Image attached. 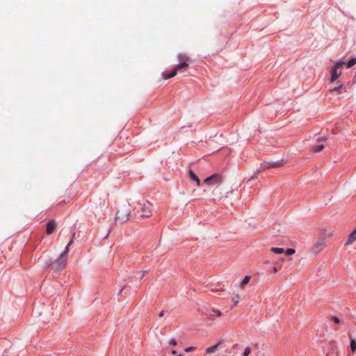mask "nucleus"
<instances>
[{
	"instance_id": "f257e3e1",
	"label": "nucleus",
	"mask_w": 356,
	"mask_h": 356,
	"mask_svg": "<svg viewBox=\"0 0 356 356\" xmlns=\"http://www.w3.org/2000/svg\"><path fill=\"white\" fill-rule=\"evenodd\" d=\"M72 243L73 239H72L66 245L65 250L60 254L59 257L54 261H50L47 266L48 267L51 266L55 271L63 270L67 264L69 246L71 245Z\"/></svg>"
},
{
	"instance_id": "f03ea898",
	"label": "nucleus",
	"mask_w": 356,
	"mask_h": 356,
	"mask_svg": "<svg viewBox=\"0 0 356 356\" xmlns=\"http://www.w3.org/2000/svg\"><path fill=\"white\" fill-rule=\"evenodd\" d=\"M131 209L129 205H124L118 210L116 213V220L124 223L129 219Z\"/></svg>"
},
{
	"instance_id": "7ed1b4c3",
	"label": "nucleus",
	"mask_w": 356,
	"mask_h": 356,
	"mask_svg": "<svg viewBox=\"0 0 356 356\" xmlns=\"http://www.w3.org/2000/svg\"><path fill=\"white\" fill-rule=\"evenodd\" d=\"M345 63L343 61H339L331 67L330 82L334 83L341 75V69L343 67Z\"/></svg>"
},
{
	"instance_id": "20e7f679",
	"label": "nucleus",
	"mask_w": 356,
	"mask_h": 356,
	"mask_svg": "<svg viewBox=\"0 0 356 356\" xmlns=\"http://www.w3.org/2000/svg\"><path fill=\"white\" fill-rule=\"evenodd\" d=\"M155 211L154 207L152 203L147 201L141 205L140 215L142 217L149 218Z\"/></svg>"
},
{
	"instance_id": "39448f33",
	"label": "nucleus",
	"mask_w": 356,
	"mask_h": 356,
	"mask_svg": "<svg viewBox=\"0 0 356 356\" xmlns=\"http://www.w3.org/2000/svg\"><path fill=\"white\" fill-rule=\"evenodd\" d=\"M284 165L283 160L275 161V162H269V161H265L262 163H261V165L259 169H257V172H259L261 171L265 170L266 169L269 168H279Z\"/></svg>"
},
{
	"instance_id": "423d86ee",
	"label": "nucleus",
	"mask_w": 356,
	"mask_h": 356,
	"mask_svg": "<svg viewBox=\"0 0 356 356\" xmlns=\"http://www.w3.org/2000/svg\"><path fill=\"white\" fill-rule=\"evenodd\" d=\"M222 181V176L219 174H213L204 179V182L208 184H217Z\"/></svg>"
},
{
	"instance_id": "0eeeda50",
	"label": "nucleus",
	"mask_w": 356,
	"mask_h": 356,
	"mask_svg": "<svg viewBox=\"0 0 356 356\" xmlns=\"http://www.w3.org/2000/svg\"><path fill=\"white\" fill-rule=\"evenodd\" d=\"M56 228V222L54 220H49L47 224L46 233L51 234L54 232Z\"/></svg>"
},
{
	"instance_id": "6e6552de",
	"label": "nucleus",
	"mask_w": 356,
	"mask_h": 356,
	"mask_svg": "<svg viewBox=\"0 0 356 356\" xmlns=\"http://www.w3.org/2000/svg\"><path fill=\"white\" fill-rule=\"evenodd\" d=\"M222 315L220 310L211 309L208 312L207 316L210 319H214L215 317H219Z\"/></svg>"
},
{
	"instance_id": "1a4fd4ad",
	"label": "nucleus",
	"mask_w": 356,
	"mask_h": 356,
	"mask_svg": "<svg viewBox=\"0 0 356 356\" xmlns=\"http://www.w3.org/2000/svg\"><path fill=\"white\" fill-rule=\"evenodd\" d=\"M356 240V228L350 234L346 243V245L352 244Z\"/></svg>"
},
{
	"instance_id": "9d476101",
	"label": "nucleus",
	"mask_w": 356,
	"mask_h": 356,
	"mask_svg": "<svg viewBox=\"0 0 356 356\" xmlns=\"http://www.w3.org/2000/svg\"><path fill=\"white\" fill-rule=\"evenodd\" d=\"M176 74H177V70H175V69H173L170 72H164L163 74V78L164 79H168L174 77Z\"/></svg>"
},
{
	"instance_id": "9b49d317",
	"label": "nucleus",
	"mask_w": 356,
	"mask_h": 356,
	"mask_svg": "<svg viewBox=\"0 0 356 356\" xmlns=\"http://www.w3.org/2000/svg\"><path fill=\"white\" fill-rule=\"evenodd\" d=\"M221 343H222L221 341H220L216 345L207 348L205 350V352L207 354H211V353L216 352L217 350L218 346L221 344Z\"/></svg>"
},
{
	"instance_id": "f8f14e48",
	"label": "nucleus",
	"mask_w": 356,
	"mask_h": 356,
	"mask_svg": "<svg viewBox=\"0 0 356 356\" xmlns=\"http://www.w3.org/2000/svg\"><path fill=\"white\" fill-rule=\"evenodd\" d=\"M188 66V63L186 61H181L180 62L178 65H177L175 67V70H177V72L178 70H180L181 69H184V68H186Z\"/></svg>"
},
{
	"instance_id": "ddd939ff",
	"label": "nucleus",
	"mask_w": 356,
	"mask_h": 356,
	"mask_svg": "<svg viewBox=\"0 0 356 356\" xmlns=\"http://www.w3.org/2000/svg\"><path fill=\"white\" fill-rule=\"evenodd\" d=\"M189 176L191 179L194 180L197 186H200V180L198 178V177L194 173L193 170L189 171Z\"/></svg>"
},
{
	"instance_id": "4468645a",
	"label": "nucleus",
	"mask_w": 356,
	"mask_h": 356,
	"mask_svg": "<svg viewBox=\"0 0 356 356\" xmlns=\"http://www.w3.org/2000/svg\"><path fill=\"white\" fill-rule=\"evenodd\" d=\"M270 251L275 254H282L285 252L282 248H272Z\"/></svg>"
},
{
	"instance_id": "2eb2a0df",
	"label": "nucleus",
	"mask_w": 356,
	"mask_h": 356,
	"mask_svg": "<svg viewBox=\"0 0 356 356\" xmlns=\"http://www.w3.org/2000/svg\"><path fill=\"white\" fill-rule=\"evenodd\" d=\"M337 83H339L338 86H334V87H333V88L330 89V90L331 92H339V90H341L343 88V83H340V81H337Z\"/></svg>"
},
{
	"instance_id": "dca6fc26",
	"label": "nucleus",
	"mask_w": 356,
	"mask_h": 356,
	"mask_svg": "<svg viewBox=\"0 0 356 356\" xmlns=\"http://www.w3.org/2000/svg\"><path fill=\"white\" fill-rule=\"evenodd\" d=\"M250 280V276L246 275L244 277V278L241 280L240 283V286L243 287L245 284H247Z\"/></svg>"
},
{
	"instance_id": "f3484780",
	"label": "nucleus",
	"mask_w": 356,
	"mask_h": 356,
	"mask_svg": "<svg viewBox=\"0 0 356 356\" xmlns=\"http://www.w3.org/2000/svg\"><path fill=\"white\" fill-rule=\"evenodd\" d=\"M350 350L353 353H355L356 351V341L354 339H350Z\"/></svg>"
},
{
	"instance_id": "a211bd4d",
	"label": "nucleus",
	"mask_w": 356,
	"mask_h": 356,
	"mask_svg": "<svg viewBox=\"0 0 356 356\" xmlns=\"http://www.w3.org/2000/svg\"><path fill=\"white\" fill-rule=\"evenodd\" d=\"M325 242V239L323 237H320L318 238V240L316 242V246L317 247H322Z\"/></svg>"
},
{
	"instance_id": "6ab92c4d",
	"label": "nucleus",
	"mask_w": 356,
	"mask_h": 356,
	"mask_svg": "<svg viewBox=\"0 0 356 356\" xmlns=\"http://www.w3.org/2000/svg\"><path fill=\"white\" fill-rule=\"evenodd\" d=\"M177 57H178V58L181 61H186V62H187L189 60L188 56L187 55H186V54H179L177 55Z\"/></svg>"
},
{
	"instance_id": "aec40b11",
	"label": "nucleus",
	"mask_w": 356,
	"mask_h": 356,
	"mask_svg": "<svg viewBox=\"0 0 356 356\" xmlns=\"http://www.w3.org/2000/svg\"><path fill=\"white\" fill-rule=\"evenodd\" d=\"M356 64V58H353L350 59L346 64L348 68L352 67L353 65Z\"/></svg>"
},
{
	"instance_id": "412c9836",
	"label": "nucleus",
	"mask_w": 356,
	"mask_h": 356,
	"mask_svg": "<svg viewBox=\"0 0 356 356\" xmlns=\"http://www.w3.org/2000/svg\"><path fill=\"white\" fill-rule=\"evenodd\" d=\"M324 147H325L323 145H320L314 147L312 148V150H313V152H319L322 151L324 149Z\"/></svg>"
},
{
	"instance_id": "4be33fe9",
	"label": "nucleus",
	"mask_w": 356,
	"mask_h": 356,
	"mask_svg": "<svg viewBox=\"0 0 356 356\" xmlns=\"http://www.w3.org/2000/svg\"><path fill=\"white\" fill-rule=\"evenodd\" d=\"M251 352V349L249 347H246L243 351V356H248Z\"/></svg>"
},
{
	"instance_id": "5701e85b",
	"label": "nucleus",
	"mask_w": 356,
	"mask_h": 356,
	"mask_svg": "<svg viewBox=\"0 0 356 356\" xmlns=\"http://www.w3.org/2000/svg\"><path fill=\"white\" fill-rule=\"evenodd\" d=\"M295 250L293 249V248H289L286 250V251H285L284 252L286 253V255H291V254H293L295 253Z\"/></svg>"
},
{
	"instance_id": "b1692460",
	"label": "nucleus",
	"mask_w": 356,
	"mask_h": 356,
	"mask_svg": "<svg viewBox=\"0 0 356 356\" xmlns=\"http://www.w3.org/2000/svg\"><path fill=\"white\" fill-rule=\"evenodd\" d=\"M240 299V296L238 294H236V296H234V297L233 298V301L234 302V305L236 306L238 302V300Z\"/></svg>"
},
{
	"instance_id": "393cba45",
	"label": "nucleus",
	"mask_w": 356,
	"mask_h": 356,
	"mask_svg": "<svg viewBox=\"0 0 356 356\" xmlns=\"http://www.w3.org/2000/svg\"><path fill=\"white\" fill-rule=\"evenodd\" d=\"M169 343L173 346H176L177 345V342L175 339H171L169 341Z\"/></svg>"
},
{
	"instance_id": "a878e982",
	"label": "nucleus",
	"mask_w": 356,
	"mask_h": 356,
	"mask_svg": "<svg viewBox=\"0 0 356 356\" xmlns=\"http://www.w3.org/2000/svg\"><path fill=\"white\" fill-rule=\"evenodd\" d=\"M195 348H196L194 347V346H190V347H188V348H185V351L186 353H189V352H191V351L194 350Z\"/></svg>"
},
{
	"instance_id": "bb28decb",
	"label": "nucleus",
	"mask_w": 356,
	"mask_h": 356,
	"mask_svg": "<svg viewBox=\"0 0 356 356\" xmlns=\"http://www.w3.org/2000/svg\"><path fill=\"white\" fill-rule=\"evenodd\" d=\"M332 321L335 323H340V319L337 317V316H332Z\"/></svg>"
},
{
	"instance_id": "cd10ccee",
	"label": "nucleus",
	"mask_w": 356,
	"mask_h": 356,
	"mask_svg": "<svg viewBox=\"0 0 356 356\" xmlns=\"http://www.w3.org/2000/svg\"><path fill=\"white\" fill-rule=\"evenodd\" d=\"M327 139V137L323 136V137L318 138L316 139V141H317L318 143H320V142H322V141H325Z\"/></svg>"
},
{
	"instance_id": "c85d7f7f",
	"label": "nucleus",
	"mask_w": 356,
	"mask_h": 356,
	"mask_svg": "<svg viewBox=\"0 0 356 356\" xmlns=\"http://www.w3.org/2000/svg\"><path fill=\"white\" fill-rule=\"evenodd\" d=\"M326 236H327V237H329V238H331V237H332L333 234H332V233L330 232V233H327V234H326Z\"/></svg>"
},
{
	"instance_id": "c756f323",
	"label": "nucleus",
	"mask_w": 356,
	"mask_h": 356,
	"mask_svg": "<svg viewBox=\"0 0 356 356\" xmlns=\"http://www.w3.org/2000/svg\"><path fill=\"white\" fill-rule=\"evenodd\" d=\"M163 315H164V312H163V311H161V312L159 314V317H162V316H163Z\"/></svg>"
},
{
	"instance_id": "7c9ffc66",
	"label": "nucleus",
	"mask_w": 356,
	"mask_h": 356,
	"mask_svg": "<svg viewBox=\"0 0 356 356\" xmlns=\"http://www.w3.org/2000/svg\"><path fill=\"white\" fill-rule=\"evenodd\" d=\"M171 353L172 355H176L177 354V351L175 350H173L171 351Z\"/></svg>"
},
{
	"instance_id": "2f4dec72",
	"label": "nucleus",
	"mask_w": 356,
	"mask_h": 356,
	"mask_svg": "<svg viewBox=\"0 0 356 356\" xmlns=\"http://www.w3.org/2000/svg\"><path fill=\"white\" fill-rule=\"evenodd\" d=\"M146 272H147V270H143V275H142V276L140 277V280L143 278V275L146 273Z\"/></svg>"
},
{
	"instance_id": "473e14b6",
	"label": "nucleus",
	"mask_w": 356,
	"mask_h": 356,
	"mask_svg": "<svg viewBox=\"0 0 356 356\" xmlns=\"http://www.w3.org/2000/svg\"><path fill=\"white\" fill-rule=\"evenodd\" d=\"M273 270H274V272H275V273H277V268H276V267H275V268H273Z\"/></svg>"
}]
</instances>
